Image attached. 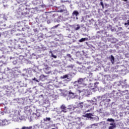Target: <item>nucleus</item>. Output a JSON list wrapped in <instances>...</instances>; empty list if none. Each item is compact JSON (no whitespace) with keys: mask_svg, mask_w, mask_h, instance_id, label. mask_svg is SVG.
<instances>
[{"mask_svg":"<svg viewBox=\"0 0 129 129\" xmlns=\"http://www.w3.org/2000/svg\"><path fill=\"white\" fill-rule=\"evenodd\" d=\"M28 8H25L24 9V7H21L20 9H19L18 11V14L20 16H23V15H28V13L27 12Z\"/></svg>","mask_w":129,"mask_h":129,"instance_id":"f257e3e1","label":"nucleus"},{"mask_svg":"<svg viewBox=\"0 0 129 129\" xmlns=\"http://www.w3.org/2000/svg\"><path fill=\"white\" fill-rule=\"evenodd\" d=\"M57 12H58V13H64V14H67L68 13L67 9H66L65 6L63 5L57 8Z\"/></svg>","mask_w":129,"mask_h":129,"instance_id":"f03ea898","label":"nucleus"},{"mask_svg":"<svg viewBox=\"0 0 129 129\" xmlns=\"http://www.w3.org/2000/svg\"><path fill=\"white\" fill-rule=\"evenodd\" d=\"M111 94H112L113 95H112V96H113V97H117L118 98L119 97V96H120L121 95V93L120 92H116L115 91H113L111 93Z\"/></svg>","mask_w":129,"mask_h":129,"instance_id":"7ed1b4c3","label":"nucleus"},{"mask_svg":"<svg viewBox=\"0 0 129 129\" xmlns=\"http://www.w3.org/2000/svg\"><path fill=\"white\" fill-rule=\"evenodd\" d=\"M7 29V24L5 23L0 22V30H6Z\"/></svg>","mask_w":129,"mask_h":129,"instance_id":"20e7f679","label":"nucleus"},{"mask_svg":"<svg viewBox=\"0 0 129 129\" xmlns=\"http://www.w3.org/2000/svg\"><path fill=\"white\" fill-rule=\"evenodd\" d=\"M8 123V121L5 119H0V126H4V125H6Z\"/></svg>","mask_w":129,"mask_h":129,"instance_id":"39448f33","label":"nucleus"},{"mask_svg":"<svg viewBox=\"0 0 129 129\" xmlns=\"http://www.w3.org/2000/svg\"><path fill=\"white\" fill-rule=\"evenodd\" d=\"M60 108L62 112H67V108L66 107V106H65V105H61L60 106Z\"/></svg>","mask_w":129,"mask_h":129,"instance_id":"423d86ee","label":"nucleus"},{"mask_svg":"<svg viewBox=\"0 0 129 129\" xmlns=\"http://www.w3.org/2000/svg\"><path fill=\"white\" fill-rule=\"evenodd\" d=\"M28 108H29L28 109ZM28 109V110H27ZM28 111L29 112V114H31V111H32V110L31 109H30V107H25V112L26 113H27V112H28Z\"/></svg>","mask_w":129,"mask_h":129,"instance_id":"0eeeda50","label":"nucleus"},{"mask_svg":"<svg viewBox=\"0 0 129 129\" xmlns=\"http://www.w3.org/2000/svg\"><path fill=\"white\" fill-rule=\"evenodd\" d=\"M44 72L46 74H50V73H51V71L50 70V68H46L44 70Z\"/></svg>","mask_w":129,"mask_h":129,"instance_id":"6e6552de","label":"nucleus"},{"mask_svg":"<svg viewBox=\"0 0 129 129\" xmlns=\"http://www.w3.org/2000/svg\"><path fill=\"white\" fill-rule=\"evenodd\" d=\"M82 82H83V79L80 78L77 81H75V83H79V84H82Z\"/></svg>","mask_w":129,"mask_h":129,"instance_id":"1a4fd4ad","label":"nucleus"},{"mask_svg":"<svg viewBox=\"0 0 129 129\" xmlns=\"http://www.w3.org/2000/svg\"><path fill=\"white\" fill-rule=\"evenodd\" d=\"M79 15V12L77 11H74L73 12V16H75L76 17H77Z\"/></svg>","mask_w":129,"mask_h":129,"instance_id":"9d476101","label":"nucleus"},{"mask_svg":"<svg viewBox=\"0 0 129 129\" xmlns=\"http://www.w3.org/2000/svg\"><path fill=\"white\" fill-rule=\"evenodd\" d=\"M74 120H76V118H72L70 119V122L69 123V125L72 124L74 122Z\"/></svg>","mask_w":129,"mask_h":129,"instance_id":"9b49d317","label":"nucleus"},{"mask_svg":"<svg viewBox=\"0 0 129 129\" xmlns=\"http://www.w3.org/2000/svg\"><path fill=\"white\" fill-rule=\"evenodd\" d=\"M111 63L112 64H113V63H114V56H113V55H111L110 56V58Z\"/></svg>","mask_w":129,"mask_h":129,"instance_id":"f8f14e48","label":"nucleus"},{"mask_svg":"<svg viewBox=\"0 0 129 129\" xmlns=\"http://www.w3.org/2000/svg\"><path fill=\"white\" fill-rule=\"evenodd\" d=\"M77 125V122L76 121V120H74V122L71 124L70 125H72V126H74Z\"/></svg>","mask_w":129,"mask_h":129,"instance_id":"ddd939ff","label":"nucleus"},{"mask_svg":"<svg viewBox=\"0 0 129 129\" xmlns=\"http://www.w3.org/2000/svg\"><path fill=\"white\" fill-rule=\"evenodd\" d=\"M85 117H88V118H91V113H87L85 114Z\"/></svg>","mask_w":129,"mask_h":129,"instance_id":"4468645a","label":"nucleus"},{"mask_svg":"<svg viewBox=\"0 0 129 129\" xmlns=\"http://www.w3.org/2000/svg\"><path fill=\"white\" fill-rule=\"evenodd\" d=\"M67 68H71L72 69H73V68H74V65L73 64H70L69 66H68Z\"/></svg>","mask_w":129,"mask_h":129,"instance_id":"2eb2a0df","label":"nucleus"},{"mask_svg":"<svg viewBox=\"0 0 129 129\" xmlns=\"http://www.w3.org/2000/svg\"><path fill=\"white\" fill-rule=\"evenodd\" d=\"M111 125L109 127V129H113L114 127H115V125H113L112 123L110 124Z\"/></svg>","mask_w":129,"mask_h":129,"instance_id":"dca6fc26","label":"nucleus"},{"mask_svg":"<svg viewBox=\"0 0 129 129\" xmlns=\"http://www.w3.org/2000/svg\"><path fill=\"white\" fill-rule=\"evenodd\" d=\"M32 126H30L29 127L23 126L22 127L21 129H31V128H32Z\"/></svg>","mask_w":129,"mask_h":129,"instance_id":"f3484780","label":"nucleus"},{"mask_svg":"<svg viewBox=\"0 0 129 129\" xmlns=\"http://www.w3.org/2000/svg\"><path fill=\"white\" fill-rule=\"evenodd\" d=\"M77 26V27L75 28V30L76 31H78V30H79V29H80V26L78 24Z\"/></svg>","mask_w":129,"mask_h":129,"instance_id":"a211bd4d","label":"nucleus"},{"mask_svg":"<svg viewBox=\"0 0 129 129\" xmlns=\"http://www.w3.org/2000/svg\"><path fill=\"white\" fill-rule=\"evenodd\" d=\"M83 103H80L79 104V107H80V108H82V107H83Z\"/></svg>","mask_w":129,"mask_h":129,"instance_id":"6ab92c4d","label":"nucleus"},{"mask_svg":"<svg viewBox=\"0 0 129 129\" xmlns=\"http://www.w3.org/2000/svg\"><path fill=\"white\" fill-rule=\"evenodd\" d=\"M58 17H59V16H58V15H56V14L52 15V18L53 19H56L55 18H58Z\"/></svg>","mask_w":129,"mask_h":129,"instance_id":"aec40b11","label":"nucleus"},{"mask_svg":"<svg viewBox=\"0 0 129 129\" xmlns=\"http://www.w3.org/2000/svg\"><path fill=\"white\" fill-rule=\"evenodd\" d=\"M107 121H110V122L113 121L114 122V119L112 118H108L107 119Z\"/></svg>","mask_w":129,"mask_h":129,"instance_id":"412c9836","label":"nucleus"},{"mask_svg":"<svg viewBox=\"0 0 129 129\" xmlns=\"http://www.w3.org/2000/svg\"><path fill=\"white\" fill-rule=\"evenodd\" d=\"M59 26H60V24H57L54 26H53L52 29H56V28H58V27H59Z\"/></svg>","mask_w":129,"mask_h":129,"instance_id":"4be33fe9","label":"nucleus"},{"mask_svg":"<svg viewBox=\"0 0 129 129\" xmlns=\"http://www.w3.org/2000/svg\"><path fill=\"white\" fill-rule=\"evenodd\" d=\"M47 77L43 75H42L40 76V79H42V78H46Z\"/></svg>","mask_w":129,"mask_h":129,"instance_id":"5701e85b","label":"nucleus"},{"mask_svg":"<svg viewBox=\"0 0 129 129\" xmlns=\"http://www.w3.org/2000/svg\"><path fill=\"white\" fill-rule=\"evenodd\" d=\"M44 120L45 121H47V120L50 121V120H51V118H50V117H48V118L46 117V119H44Z\"/></svg>","mask_w":129,"mask_h":129,"instance_id":"b1692460","label":"nucleus"},{"mask_svg":"<svg viewBox=\"0 0 129 129\" xmlns=\"http://www.w3.org/2000/svg\"><path fill=\"white\" fill-rule=\"evenodd\" d=\"M62 78V79H65V78H67L68 77V75H66L64 76H63L62 77H61Z\"/></svg>","mask_w":129,"mask_h":129,"instance_id":"393cba45","label":"nucleus"},{"mask_svg":"<svg viewBox=\"0 0 129 129\" xmlns=\"http://www.w3.org/2000/svg\"><path fill=\"white\" fill-rule=\"evenodd\" d=\"M124 26H127H127H129V20H127V23H125L124 24Z\"/></svg>","mask_w":129,"mask_h":129,"instance_id":"a878e982","label":"nucleus"},{"mask_svg":"<svg viewBox=\"0 0 129 129\" xmlns=\"http://www.w3.org/2000/svg\"><path fill=\"white\" fill-rule=\"evenodd\" d=\"M100 5H101V6L102 7V8L103 9V8H104V5H103V2H100Z\"/></svg>","mask_w":129,"mask_h":129,"instance_id":"bb28decb","label":"nucleus"},{"mask_svg":"<svg viewBox=\"0 0 129 129\" xmlns=\"http://www.w3.org/2000/svg\"><path fill=\"white\" fill-rule=\"evenodd\" d=\"M122 93H125V94H126V93H128V91L125 90V91H122Z\"/></svg>","mask_w":129,"mask_h":129,"instance_id":"cd10ccee","label":"nucleus"},{"mask_svg":"<svg viewBox=\"0 0 129 129\" xmlns=\"http://www.w3.org/2000/svg\"><path fill=\"white\" fill-rule=\"evenodd\" d=\"M51 56L54 58L55 59H56V58H57V56L54 55L53 53L51 54Z\"/></svg>","mask_w":129,"mask_h":129,"instance_id":"c85d7f7f","label":"nucleus"},{"mask_svg":"<svg viewBox=\"0 0 129 129\" xmlns=\"http://www.w3.org/2000/svg\"><path fill=\"white\" fill-rule=\"evenodd\" d=\"M32 80H34L35 81H36V82H39V81L36 79V78H34L32 79Z\"/></svg>","mask_w":129,"mask_h":129,"instance_id":"c756f323","label":"nucleus"},{"mask_svg":"<svg viewBox=\"0 0 129 129\" xmlns=\"http://www.w3.org/2000/svg\"><path fill=\"white\" fill-rule=\"evenodd\" d=\"M85 41V38H82L80 40V42H84Z\"/></svg>","mask_w":129,"mask_h":129,"instance_id":"7c9ffc66","label":"nucleus"},{"mask_svg":"<svg viewBox=\"0 0 129 129\" xmlns=\"http://www.w3.org/2000/svg\"><path fill=\"white\" fill-rule=\"evenodd\" d=\"M122 88H126L127 87H128V86L127 85H124L122 86Z\"/></svg>","mask_w":129,"mask_h":129,"instance_id":"2f4dec72","label":"nucleus"},{"mask_svg":"<svg viewBox=\"0 0 129 129\" xmlns=\"http://www.w3.org/2000/svg\"><path fill=\"white\" fill-rule=\"evenodd\" d=\"M69 94H72V95H75V93H74L71 91L69 92Z\"/></svg>","mask_w":129,"mask_h":129,"instance_id":"473e14b6","label":"nucleus"},{"mask_svg":"<svg viewBox=\"0 0 129 129\" xmlns=\"http://www.w3.org/2000/svg\"><path fill=\"white\" fill-rule=\"evenodd\" d=\"M67 56L68 57H69V58H71V57H72L71 54H68L67 55Z\"/></svg>","mask_w":129,"mask_h":129,"instance_id":"72a5a7b5","label":"nucleus"},{"mask_svg":"<svg viewBox=\"0 0 129 129\" xmlns=\"http://www.w3.org/2000/svg\"><path fill=\"white\" fill-rule=\"evenodd\" d=\"M93 125H95V126H97V124L94 123L92 124V126H93Z\"/></svg>","mask_w":129,"mask_h":129,"instance_id":"f704fd0d","label":"nucleus"},{"mask_svg":"<svg viewBox=\"0 0 129 129\" xmlns=\"http://www.w3.org/2000/svg\"><path fill=\"white\" fill-rule=\"evenodd\" d=\"M77 92H78V93H81L82 91H80V90H77Z\"/></svg>","mask_w":129,"mask_h":129,"instance_id":"c9c22d12","label":"nucleus"},{"mask_svg":"<svg viewBox=\"0 0 129 129\" xmlns=\"http://www.w3.org/2000/svg\"><path fill=\"white\" fill-rule=\"evenodd\" d=\"M47 24H50L51 23V22H50L49 20L47 21Z\"/></svg>","mask_w":129,"mask_h":129,"instance_id":"e433bc0d","label":"nucleus"},{"mask_svg":"<svg viewBox=\"0 0 129 129\" xmlns=\"http://www.w3.org/2000/svg\"><path fill=\"white\" fill-rule=\"evenodd\" d=\"M22 31H25V28H22Z\"/></svg>","mask_w":129,"mask_h":129,"instance_id":"4c0bfd02","label":"nucleus"},{"mask_svg":"<svg viewBox=\"0 0 129 129\" xmlns=\"http://www.w3.org/2000/svg\"><path fill=\"white\" fill-rule=\"evenodd\" d=\"M107 101H108V102L110 101V99H107Z\"/></svg>","mask_w":129,"mask_h":129,"instance_id":"58836bf2","label":"nucleus"},{"mask_svg":"<svg viewBox=\"0 0 129 129\" xmlns=\"http://www.w3.org/2000/svg\"><path fill=\"white\" fill-rule=\"evenodd\" d=\"M1 36H2V34H1V33H0V37H1Z\"/></svg>","mask_w":129,"mask_h":129,"instance_id":"ea45409f","label":"nucleus"},{"mask_svg":"<svg viewBox=\"0 0 129 129\" xmlns=\"http://www.w3.org/2000/svg\"><path fill=\"white\" fill-rule=\"evenodd\" d=\"M18 31H20V29H17Z\"/></svg>","mask_w":129,"mask_h":129,"instance_id":"a19ab883","label":"nucleus"},{"mask_svg":"<svg viewBox=\"0 0 129 129\" xmlns=\"http://www.w3.org/2000/svg\"><path fill=\"white\" fill-rule=\"evenodd\" d=\"M105 12H107V10H105Z\"/></svg>","mask_w":129,"mask_h":129,"instance_id":"79ce46f5","label":"nucleus"},{"mask_svg":"<svg viewBox=\"0 0 129 129\" xmlns=\"http://www.w3.org/2000/svg\"><path fill=\"white\" fill-rule=\"evenodd\" d=\"M100 1H102L103 0H100Z\"/></svg>","mask_w":129,"mask_h":129,"instance_id":"37998d69","label":"nucleus"}]
</instances>
